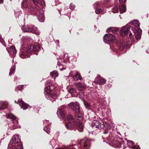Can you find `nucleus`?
Wrapping results in <instances>:
<instances>
[{
	"label": "nucleus",
	"instance_id": "obj_1",
	"mask_svg": "<svg viewBox=\"0 0 149 149\" xmlns=\"http://www.w3.org/2000/svg\"><path fill=\"white\" fill-rule=\"evenodd\" d=\"M8 148L11 149H23L18 135L14 136L8 145Z\"/></svg>",
	"mask_w": 149,
	"mask_h": 149
},
{
	"label": "nucleus",
	"instance_id": "obj_2",
	"mask_svg": "<svg viewBox=\"0 0 149 149\" xmlns=\"http://www.w3.org/2000/svg\"><path fill=\"white\" fill-rule=\"evenodd\" d=\"M91 125L92 127H95L100 130L104 127L107 129H110L111 127L104 119H103L101 123L97 120H94L91 123Z\"/></svg>",
	"mask_w": 149,
	"mask_h": 149
},
{
	"label": "nucleus",
	"instance_id": "obj_3",
	"mask_svg": "<svg viewBox=\"0 0 149 149\" xmlns=\"http://www.w3.org/2000/svg\"><path fill=\"white\" fill-rule=\"evenodd\" d=\"M69 108L75 111V116L77 118H81L83 113L81 111L79 107V103L77 102H71L68 104Z\"/></svg>",
	"mask_w": 149,
	"mask_h": 149
},
{
	"label": "nucleus",
	"instance_id": "obj_4",
	"mask_svg": "<svg viewBox=\"0 0 149 149\" xmlns=\"http://www.w3.org/2000/svg\"><path fill=\"white\" fill-rule=\"evenodd\" d=\"M75 125L77 127L78 131L80 132H82L83 131V125L82 123L79 121H76L72 122H70L66 124L65 126L67 129L69 130H72L73 129L74 126Z\"/></svg>",
	"mask_w": 149,
	"mask_h": 149
},
{
	"label": "nucleus",
	"instance_id": "obj_5",
	"mask_svg": "<svg viewBox=\"0 0 149 149\" xmlns=\"http://www.w3.org/2000/svg\"><path fill=\"white\" fill-rule=\"evenodd\" d=\"M22 7L26 11L30 12L34 11V8L32 6L30 0H24L22 2Z\"/></svg>",
	"mask_w": 149,
	"mask_h": 149
},
{
	"label": "nucleus",
	"instance_id": "obj_6",
	"mask_svg": "<svg viewBox=\"0 0 149 149\" xmlns=\"http://www.w3.org/2000/svg\"><path fill=\"white\" fill-rule=\"evenodd\" d=\"M90 140L88 138H85L81 140L78 146L81 149L89 148L90 144Z\"/></svg>",
	"mask_w": 149,
	"mask_h": 149
},
{
	"label": "nucleus",
	"instance_id": "obj_7",
	"mask_svg": "<svg viewBox=\"0 0 149 149\" xmlns=\"http://www.w3.org/2000/svg\"><path fill=\"white\" fill-rule=\"evenodd\" d=\"M36 10L37 15H38V19L41 22H43L44 21L45 18L43 10L41 8H38L37 7H36Z\"/></svg>",
	"mask_w": 149,
	"mask_h": 149
},
{
	"label": "nucleus",
	"instance_id": "obj_8",
	"mask_svg": "<svg viewBox=\"0 0 149 149\" xmlns=\"http://www.w3.org/2000/svg\"><path fill=\"white\" fill-rule=\"evenodd\" d=\"M115 37L111 34H105L103 37V40L105 43H108V42L114 41Z\"/></svg>",
	"mask_w": 149,
	"mask_h": 149
},
{
	"label": "nucleus",
	"instance_id": "obj_9",
	"mask_svg": "<svg viewBox=\"0 0 149 149\" xmlns=\"http://www.w3.org/2000/svg\"><path fill=\"white\" fill-rule=\"evenodd\" d=\"M6 117L7 118H10V119H13V122L14 126L13 129L16 128H19L18 126V122L17 120L16 119V117L15 116L11 113H9L7 115Z\"/></svg>",
	"mask_w": 149,
	"mask_h": 149
},
{
	"label": "nucleus",
	"instance_id": "obj_10",
	"mask_svg": "<svg viewBox=\"0 0 149 149\" xmlns=\"http://www.w3.org/2000/svg\"><path fill=\"white\" fill-rule=\"evenodd\" d=\"M131 28V26L129 25H127L123 26L121 30L120 35L122 36H125L128 34V31Z\"/></svg>",
	"mask_w": 149,
	"mask_h": 149
},
{
	"label": "nucleus",
	"instance_id": "obj_11",
	"mask_svg": "<svg viewBox=\"0 0 149 149\" xmlns=\"http://www.w3.org/2000/svg\"><path fill=\"white\" fill-rule=\"evenodd\" d=\"M40 48L41 46L36 44L34 46L31 45L28 47L26 53L28 54L32 51H39Z\"/></svg>",
	"mask_w": 149,
	"mask_h": 149
},
{
	"label": "nucleus",
	"instance_id": "obj_12",
	"mask_svg": "<svg viewBox=\"0 0 149 149\" xmlns=\"http://www.w3.org/2000/svg\"><path fill=\"white\" fill-rule=\"evenodd\" d=\"M132 30L134 33L136 39L137 40L140 39L142 33V30L141 29L139 28L138 29L137 31H136V29L134 28H132Z\"/></svg>",
	"mask_w": 149,
	"mask_h": 149
},
{
	"label": "nucleus",
	"instance_id": "obj_13",
	"mask_svg": "<svg viewBox=\"0 0 149 149\" xmlns=\"http://www.w3.org/2000/svg\"><path fill=\"white\" fill-rule=\"evenodd\" d=\"M106 80L104 79L98 75L95 78L94 82L96 84L101 85L104 84L106 83Z\"/></svg>",
	"mask_w": 149,
	"mask_h": 149
},
{
	"label": "nucleus",
	"instance_id": "obj_14",
	"mask_svg": "<svg viewBox=\"0 0 149 149\" xmlns=\"http://www.w3.org/2000/svg\"><path fill=\"white\" fill-rule=\"evenodd\" d=\"M45 97L48 100H49L52 102L55 101L57 95L53 93H49L45 95Z\"/></svg>",
	"mask_w": 149,
	"mask_h": 149
},
{
	"label": "nucleus",
	"instance_id": "obj_15",
	"mask_svg": "<svg viewBox=\"0 0 149 149\" xmlns=\"http://www.w3.org/2000/svg\"><path fill=\"white\" fill-rule=\"evenodd\" d=\"M127 145L130 147L131 148L133 149H139V146L138 145H134V143L132 141L127 140Z\"/></svg>",
	"mask_w": 149,
	"mask_h": 149
},
{
	"label": "nucleus",
	"instance_id": "obj_16",
	"mask_svg": "<svg viewBox=\"0 0 149 149\" xmlns=\"http://www.w3.org/2000/svg\"><path fill=\"white\" fill-rule=\"evenodd\" d=\"M33 3L36 5L39 4L42 7H45V4L44 0H31Z\"/></svg>",
	"mask_w": 149,
	"mask_h": 149
},
{
	"label": "nucleus",
	"instance_id": "obj_17",
	"mask_svg": "<svg viewBox=\"0 0 149 149\" xmlns=\"http://www.w3.org/2000/svg\"><path fill=\"white\" fill-rule=\"evenodd\" d=\"M17 102L18 103L21 107V108L23 109L24 110L27 109L28 105L26 104L22 99H19Z\"/></svg>",
	"mask_w": 149,
	"mask_h": 149
},
{
	"label": "nucleus",
	"instance_id": "obj_18",
	"mask_svg": "<svg viewBox=\"0 0 149 149\" xmlns=\"http://www.w3.org/2000/svg\"><path fill=\"white\" fill-rule=\"evenodd\" d=\"M58 117L61 118L63 119L65 117V115L64 111L61 109H58L57 111Z\"/></svg>",
	"mask_w": 149,
	"mask_h": 149
},
{
	"label": "nucleus",
	"instance_id": "obj_19",
	"mask_svg": "<svg viewBox=\"0 0 149 149\" xmlns=\"http://www.w3.org/2000/svg\"><path fill=\"white\" fill-rule=\"evenodd\" d=\"M76 85L78 90L79 91H82L85 89L86 85L84 84L76 83Z\"/></svg>",
	"mask_w": 149,
	"mask_h": 149
},
{
	"label": "nucleus",
	"instance_id": "obj_20",
	"mask_svg": "<svg viewBox=\"0 0 149 149\" xmlns=\"http://www.w3.org/2000/svg\"><path fill=\"white\" fill-rule=\"evenodd\" d=\"M110 31H111L113 33L115 34L118 31V29L117 28L110 27L107 30V32Z\"/></svg>",
	"mask_w": 149,
	"mask_h": 149
},
{
	"label": "nucleus",
	"instance_id": "obj_21",
	"mask_svg": "<svg viewBox=\"0 0 149 149\" xmlns=\"http://www.w3.org/2000/svg\"><path fill=\"white\" fill-rule=\"evenodd\" d=\"M74 80L76 81L78 80H81L82 77L80 75V74L78 72H76L75 74L73 77Z\"/></svg>",
	"mask_w": 149,
	"mask_h": 149
},
{
	"label": "nucleus",
	"instance_id": "obj_22",
	"mask_svg": "<svg viewBox=\"0 0 149 149\" xmlns=\"http://www.w3.org/2000/svg\"><path fill=\"white\" fill-rule=\"evenodd\" d=\"M8 103L7 102H2L0 103V110H3L7 107Z\"/></svg>",
	"mask_w": 149,
	"mask_h": 149
},
{
	"label": "nucleus",
	"instance_id": "obj_23",
	"mask_svg": "<svg viewBox=\"0 0 149 149\" xmlns=\"http://www.w3.org/2000/svg\"><path fill=\"white\" fill-rule=\"evenodd\" d=\"M31 32L36 35H39L40 34V32L37 28L34 26H32Z\"/></svg>",
	"mask_w": 149,
	"mask_h": 149
},
{
	"label": "nucleus",
	"instance_id": "obj_24",
	"mask_svg": "<svg viewBox=\"0 0 149 149\" xmlns=\"http://www.w3.org/2000/svg\"><path fill=\"white\" fill-rule=\"evenodd\" d=\"M120 13H123L125 12L126 10V8L125 6L124 5H122L120 7Z\"/></svg>",
	"mask_w": 149,
	"mask_h": 149
},
{
	"label": "nucleus",
	"instance_id": "obj_25",
	"mask_svg": "<svg viewBox=\"0 0 149 149\" xmlns=\"http://www.w3.org/2000/svg\"><path fill=\"white\" fill-rule=\"evenodd\" d=\"M10 52L13 54L14 56L16 53V51L15 49V47L14 46H11L10 47Z\"/></svg>",
	"mask_w": 149,
	"mask_h": 149
},
{
	"label": "nucleus",
	"instance_id": "obj_26",
	"mask_svg": "<svg viewBox=\"0 0 149 149\" xmlns=\"http://www.w3.org/2000/svg\"><path fill=\"white\" fill-rule=\"evenodd\" d=\"M22 30L24 32H31V29L29 28L27 26H24L22 28Z\"/></svg>",
	"mask_w": 149,
	"mask_h": 149
},
{
	"label": "nucleus",
	"instance_id": "obj_27",
	"mask_svg": "<svg viewBox=\"0 0 149 149\" xmlns=\"http://www.w3.org/2000/svg\"><path fill=\"white\" fill-rule=\"evenodd\" d=\"M129 45V44H128L126 42H121L120 45V48H121L122 47V49H124L128 45Z\"/></svg>",
	"mask_w": 149,
	"mask_h": 149
},
{
	"label": "nucleus",
	"instance_id": "obj_28",
	"mask_svg": "<svg viewBox=\"0 0 149 149\" xmlns=\"http://www.w3.org/2000/svg\"><path fill=\"white\" fill-rule=\"evenodd\" d=\"M20 57L22 58H26L29 57V56L25 55L24 53L22 51H21L19 53Z\"/></svg>",
	"mask_w": 149,
	"mask_h": 149
},
{
	"label": "nucleus",
	"instance_id": "obj_29",
	"mask_svg": "<svg viewBox=\"0 0 149 149\" xmlns=\"http://www.w3.org/2000/svg\"><path fill=\"white\" fill-rule=\"evenodd\" d=\"M68 120H71L70 122L73 123L74 122H76L73 117V116L71 114H69L68 115L67 117Z\"/></svg>",
	"mask_w": 149,
	"mask_h": 149
},
{
	"label": "nucleus",
	"instance_id": "obj_30",
	"mask_svg": "<svg viewBox=\"0 0 149 149\" xmlns=\"http://www.w3.org/2000/svg\"><path fill=\"white\" fill-rule=\"evenodd\" d=\"M132 24L133 26L136 27L139 26L140 25V23L137 20H134L132 23Z\"/></svg>",
	"mask_w": 149,
	"mask_h": 149
},
{
	"label": "nucleus",
	"instance_id": "obj_31",
	"mask_svg": "<svg viewBox=\"0 0 149 149\" xmlns=\"http://www.w3.org/2000/svg\"><path fill=\"white\" fill-rule=\"evenodd\" d=\"M15 65H14L10 69V71L9 73V75L11 76L12 74L14 73L15 71Z\"/></svg>",
	"mask_w": 149,
	"mask_h": 149
},
{
	"label": "nucleus",
	"instance_id": "obj_32",
	"mask_svg": "<svg viewBox=\"0 0 149 149\" xmlns=\"http://www.w3.org/2000/svg\"><path fill=\"white\" fill-rule=\"evenodd\" d=\"M50 74L52 76L54 77H57L58 76V72L56 70L53 71L51 72L50 73Z\"/></svg>",
	"mask_w": 149,
	"mask_h": 149
},
{
	"label": "nucleus",
	"instance_id": "obj_33",
	"mask_svg": "<svg viewBox=\"0 0 149 149\" xmlns=\"http://www.w3.org/2000/svg\"><path fill=\"white\" fill-rule=\"evenodd\" d=\"M118 5H115L112 9V11L114 13H117L118 12Z\"/></svg>",
	"mask_w": 149,
	"mask_h": 149
},
{
	"label": "nucleus",
	"instance_id": "obj_34",
	"mask_svg": "<svg viewBox=\"0 0 149 149\" xmlns=\"http://www.w3.org/2000/svg\"><path fill=\"white\" fill-rule=\"evenodd\" d=\"M50 143L52 147H54L56 145V143L55 140L52 139L50 142Z\"/></svg>",
	"mask_w": 149,
	"mask_h": 149
},
{
	"label": "nucleus",
	"instance_id": "obj_35",
	"mask_svg": "<svg viewBox=\"0 0 149 149\" xmlns=\"http://www.w3.org/2000/svg\"><path fill=\"white\" fill-rule=\"evenodd\" d=\"M51 87H50L49 86H48L45 89V91L47 93L46 94L50 93L52 89V88H51Z\"/></svg>",
	"mask_w": 149,
	"mask_h": 149
},
{
	"label": "nucleus",
	"instance_id": "obj_36",
	"mask_svg": "<svg viewBox=\"0 0 149 149\" xmlns=\"http://www.w3.org/2000/svg\"><path fill=\"white\" fill-rule=\"evenodd\" d=\"M60 61H58V65L59 66V69L61 70H65L66 68V67L65 66H63L62 65H60L59 63V62H60Z\"/></svg>",
	"mask_w": 149,
	"mask_h": 149
},
{
	"label": "nucleus",
	"instance_id": "obj_37",
	"mask_svg": "<svg viewBox=\"0 0 149 149\" xmlns=\"http://www.w3.org/2000/svg\"><path fill=\"white\" fill-rule=\"evenodd\" d=\"M44 130L45 131L47 134H49L50 133V129L49 127H45L44 128Z\"/></svg>",
	"mask_w": 149,
	"mask_h": 149
},
{
	"label": "nucleus",
	"instance_id": "obj_38",
	"mask_svg": "<svg viewBox=\"0 0 149 149\" xmlns=\"http://www.w3.org/2000/svg\"><path fill=\"white\" fill-rule=\"evenodd\" d=\"M23 88V86L22 85L21 86H18L17 87L15 88V90L17 91H21L22 90Z\"/></svg>",
	"mask_w": 149,
	"mask_h": 149
},
{
	"label": "nucleus",
	"instance_id": "obj_39",
	"mask_svg": "<svg viewBox=\"0 0 149 149\" xmlns=\"http://www.w3.org/2000/svg\"><path fill=\"white\" fill-rule=\"evenodd\" d=\"M102 10L100 8H98L95 10V12L97 14H99L102 13Z\"/></svg>",
	"mask_w": 149,
	"mask_h": 149
},
{
	"label": "nucleus",
	"instance_id": "obj_40",
	"mask_svg": "<svg viewBox=\"0 0 149 149\" xmlns=\"http://www.w3.org/2000/svg\"><path fill=\"white\" fill-rule=\"evenodd\" d=\"M100 5V3L98 2H97L94 4L93 6L95 8H97V6H99Z\"/></svg>",
	"mask_w": 149,
	"mask_h": 149
},
{
	"label": "nucleus",
	"instance_id": "obj_41",
	"mask_svg": "<svg viewBox=\"0 0 149 149\" xmlns=\"http://www.w3.org/2000/svg\"><path fill=\"white\" fill-rule=\"evenodd\" d=\"M68 92L70 93H72L74 90V88H71L68 90Z\"/></svg>",
	"mask_w": 149,
	"mask_h": 149
},
{
	"label": "nucleus",
	"instance_id": "obj_42",
	"mask_svg": "<svg viewBox=\"0 0 149 149\" xmlns=\"http://www.w3.org/2000/svg\"><path fill=\"white\" fill-rule=\"evenodd\" d=\"M75 7V6L72 3H71L70 5V9L71 10L73 9Z\"/></svg>",
	"mask_w": 149,
	"mask_h": 149
},
{
	"label": "nucleus",
	"instance_id": "obj_43",
	"mask_svg": "<svg viewBox=\"0 0 149 149\" xmlns=\"http://www.w3.org/2000/svg\"><path fill=\"white\" fill-rule=\"evenodd\" d=\"M43 121L44 123H47L48 125H51V123L49 122L48 120H45Z\"/></svg>",
	"mask_w": 149,
	"mask_h": 149
},
{
	"label": "nucleus",
	"instance_id": "obj_44",
	"mask_svg": "<svg viewBox=\"0 0 149 149\" xmlns=\"http://www.w3.org/2000/svg\"><path fill=\"white\" fill-rule=\"evenodd\" d=\"M84 105L86 107H87L90 105L89 104L86 102H84Z\"/></svg>",
	"mask_w": 149,
	"mask_h": 149
},
{
	"label": "nucleus",
	"instance_id": "obj_45",
	"mask_svg": "<svg viewBox=\"0 0 149 149\" xmlns=\"http://www.w3.org/2000/svg\"><path fill=\"white\" fill-rule=\"evenodd\" d=\"M73 72L71 71L69 73V75L70 76H72L73 74Z\"/></svg>",
	"mask_w": 149,
	"mask_h": 149
},
{
	"label": "nucleus",
	"instance_id": "obj_46",
	"mask_svg": "<svg viewBox=\"0 0 149 149\" xmlns=\"http://www.w3.org/2000/svg\"><path fill=\"white\" fill-rule=\"evenodd\" d=\"M129 33V36L130 37H131L132 36V34L131 33V32L128 31V33Z\"/></svg>",
	"mask_w": 149,
	"mask_h": 149
},
{
	"label": "nucleus",
	"instance_id": "obj_47",
	"mask_svg": "<svg viewBox=\"0 0 149 149\" xmlns=\"http://www.w3.org/2000/svg\"><path fill=\"white\" fill-rule=\"evenodd\" d=\"M126 0H119V1L120 2H124L126 1Z\"/></svg>",
	"mask_w": 149,
	"mask_h": 149
},
{
	"label": "nucleus",
	"instance_id": "obj_48",
	"mask_svg": "<svg viewBox=\"0 0 149 149\" xmlns=\"http://www.w3.org/2000/svg\"><path fill=\"white\" fill-rule=\"evenodd\" d=\"M108 132L107 131H105L104 132V134H107Z\"/></svg>",
	"mask_w": 149,
	"mask_h": 149
},
{
	"label": "nucleus",
	"instance_id": "obj_49",
	"mask_svg": "<svg viewBox=\"0 0 149 149\" xmlns=\"http://www.w3.org/2000/svg\"><path fill=\"white\" fill-rule=\"evenodd\" d=\"M3 2V0H0V4L2 3Z\"/></svg>",
	"mask_w": 149,
	"mask_h": 149
},
{
	"label": "nucleus",
	"instance_id": "obj_50",
	"mask_svg": "<svg viewBox=\"0 0 149 149\" xmlns=\"http://www.w3.org/2000/svg\"><path fill=\"white\" fill-rule=\"evenodd\" d=\"M108 1V0H104V2H107Z\"/></svg>",
	"mask_w": 149,
	"mask_h": 149
},
{
	"label": "nucleus",
	"instance_id": "obj_51",
	"mask_svg": "<svg viewBox=\"0 0 149 149\" xmlns=\"http://www.w3.org/2000/svg\"><path fill=\"white\" fill-rule=\"evenodd\" d=\"M56 42H58V43L59 42V40H56Z\"/></svg>",
	"mask_w": 149,
	"mask_h": 149
},
{
	"label": "nucleus",
	"instance_id": "obj_52",
	"mask_svg": "<svg viewBox=\"0 0 149 149\" xmlns=\"http://www.w3.org/2000/svg\"><path fill=\"white\" fill-rule=\"evenodd\" d=\"M15 103H17L16 101H15Z\"/></svg>",
	"mask_w": 149,
	"mask_h": 149
},
{
	"label": "nucleus",
	"instance_id": "obj_53",
	"mask_svg": "<svg viewBox=\"0 0 149 149\" xmlns=\"http://www.w3.org/2000/svg\"><path fill=\"white\" fill-rule=\"evenodd\" d=\"M1 36H0V38L1 37Z\"/></svg>",
	"mask_w": 149,
	"mask_h": 149
}]
</instances>
